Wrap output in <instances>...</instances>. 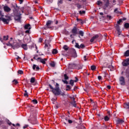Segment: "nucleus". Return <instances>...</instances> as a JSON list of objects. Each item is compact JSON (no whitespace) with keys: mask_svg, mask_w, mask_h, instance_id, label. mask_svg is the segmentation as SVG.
I'll return each instance as SVG.
<instances>
[{"mask_svg":"<svg viewBox=\"0 0 129 129\" xmlns=\"http://www.w3.org/2000/svg\"><path fill=\"white\" fill-rule=\"evenodd\" d=\"M48 86L49 88L51 89L52 92L54 94V95H64V93H61V91L60 90V88L59 87V84L56 83L55 85V87L54 88L51 84H49Z\"/></svg>","mask_w":129,"mask_h":129,"instance_id":"f257e3e1","label":"nucleus"},{"mask_svg":"<svg viewBox=\"0 0 129 129\" xmlns=\"http://www.w3.org/2000/svg\"><path fill=\"white\" fill-rule=\"evenodd\" d=\"M12 8H13V11L14 14L15 20L18 22H21L22 17H21V13L19 12V7H18V6L16 5L15 6H13Z\"/></svg>","mask_w":129,"mask_h":129,"instance_id":"f03ea898","label":"nucleus"},{"mask_svg":"<svg viewBox=\"0 0 129 129\" xmlns=\"http://www.w3.org/2000/svg\"><path fill=\"white\" fill-rule=\"evenodd\" d=\"M0 20L3 21L4 24H8L10 23V21H11V17L9 16H5V17L0 18Z\"/></svg>","mask_w":129,"mask_h":129,"instance_id":"7ed1b4c3","label":"nucleus"},{"mask_svg":"<svg viewBox=\"0 0 129 129\" xmlns=\"http://www.w3.org/2000/svg\"><path fill=\"white\" fill-rule=\"evenodd\" d=\"M99 38V35L98 34H96L92 37V38L90 39L91 43H93V42H96L97 41V39Z\"/></svg>","mask_w":129,"mask_h":129,"instance_id":"20e7f679","label":"nucleus"},{"mask_svg":"<svg viewBox=\"0 0 129 129\" xmlns=\"http://www.w3.org/2000/svg\"><path fill=\"white\" fill-rule=\"evenodd\" d=\"M50 42H51V38H49L48 40H45V48H50L51 45L50 44Z\"/></svg>","mask_w":129,"mask_h":129,"instance_id":"39448f33","label":"nucleus"},{"mask_svg":"<svg viewBox=\"0 0 129 129\" xmlns=\"http://www.w3.org/2000/svg\"><path fill=\"white\" fill-rule=\"evenodd\" d=\"M71 53L74 58H76V57H77V53H76V50H75V49H74V48L71 50Z\"/></svg>","mask_w":129,"mask_h":129,"instance_id":"423d86ee","label":"nucleus"},{"mask_svg":"<svg viewBox=\"0 0 129 129\" xmlns=\"http://www.w3.org/2000/svg\"><path fill=\"white\" fill-rule=\"evenodd\" d=\"M47 60V58H42L41 57L37 58V61L38 62H40L41 63H42V64H46V60Z\"/></svg>","mask_w":129,"mask_h":129,"instance_id":"0eeeda50","label":"nucleus"},{"mask_svg":"<svg viewBox=\"0 0 129 129\" xmlns=\"http://www.w3.org/2000/svg\"><path fill=\"white\" fill-rule=\"evenodd\" d=\"M52 23H53V21L51 20H48L46 24L47 29H51V28H52L50 26H51V24H52Z\"/></svg>","mask_w":129,"mask_h":129,"instance_id":"6e6552de","label":"nucleus"},{"mask_svg":"<svg viewBox=\"0 0 129 129\" xmlns=\"http://www.w3.org/2000/svg\"><path fill=\"white\" fill-rule=\"evenodd\" d=\"M119 82L121 85H124V84H125V82H124V78H123V77H121L119 78Z\"/></svg>","mask_w":129,"mask_h":129,"instance_id":"1a4fd4ad","label":"nucleus"},{"mask_svg":"<svg viewBox=\"0 0 129 129\" xmlns=\"http://www.w3.org/2000/svg\"><path fill=\"white\" fill-rule=\"evenodd\" d=\"M4 10L5 12H6V13H9V12H11V11H12V9L8 6H4Z\"/></svg>","mask_w":129,"mask_h":129,"instance_id":"9d476101","label":"nucleus"},{"mask_svg":"<svg viewBox=\"0 0 129 129\" xmlns=\"http://www.w3.org/2000/svg\"><path fill=\"white\" fill-rule=\"evenodd\" d=\"M122 64L123 66H128V65H129V58H127L123 61Z\"/></svg>","mask_w":129,"mask_h":129,"instance_id":"9b49d317","label":"nucleus"},{"mask_svg":"<svg viewBox=\"0 0 129 129\" xmlns=\"http://www.w3.org/2000/svg\"><path fill=\"white\" fill-rule=\"evenodd\" d=\"M31 83H33L34 85H37V82L35 81V79L34 77L31 78L30 80Z\"/></svg>","mask_w":129,"mask_h":129,"instance_id":"f8f14e48","label":"nucleus"},{"mask_svg":"<svg viewBox=\"0 0 129 129\" xmlns=\"http://www.w3.org/2000/svg\"><path fill=\"white\" fill-rule=\"evenodd\" d=\"M24 28L25 30H31V25L30 24L26 25Z\"/></svg>","mask_w":129,"mask_h":129,"instance_id":"ddd939ff","label":"nucleus"},{"mask_svg":"<svg viewBox=\"0 0 129 129\" xmlns=\"http://www.w3.org/2000/svg\"><path fill=\"white\" fill-rule=\"evenodd\" d=\"M32 68H33V70H35L36 69V70L37 71H39V70H40V68L39 67L37 66V65H36V64H33Z\"/></svg>","mask_w":129,"mask_h":129,"instance_id":"4468645a","label":"nucleus"},{"mask_svg":"<svg viewBox=\"0 0 129 129\" xmlns=\"http://www.w3.org/2000/svg\"><path fill=\"white\" fill-rule=\"evenodd\" d=\"M72 33L74 35H76L77 34V28L76 27H74L72 30Z\"/></svg>","mask_w":129,"mask_h":129,"instance_id":"2eb2a0df","label":"nucleus"},{"mask_svg":"<svg viewBox=\"0 0 129 129\" xmlns=\"http://www.w3.org/2000/svg\"><path fill=\"white\" fill-rule=\"evenodd\" d=\"M116 122L118 124H119L123 123V122H124V121L120 119H118V120H116Z\"/></svg>","mask_w":129,"mask_h":129,"instance_id":"dca6fc26","label":"nucleus"},{"mask_svg":"<svg viewBox=\"0 0 129 129\" xmlns=\"http://www.w3.org/2000/svg\"><path fill=\"white\" fill-rule=\"evenodd\" d=\"M21 47L24 50H28V47H27V44H22L21 45Z\"/></svg>","mask_w":129,"mask_h":129,"instance_id":"f3484780","label":"nucleus"},{"mask_svg":"<svg viewBox=\"0 0 129 129\" xmlns=\"http://www.w3.org/2000/svg\"><path fill=\"white\" fill-rule=\"evenodd\" d=\"M62 4H63V0H58V2H57L58 7H60V6L62 5Z\"/></svg>","mask_w":129,"mask_h":129,"instance_id":"a211bd4d","label":"nucleus"},{"mask_svg":"<svg viewBox=\"0 0 129 129\" xmlns=\"http://www.w3.org/2000/svg\"><path fill=\"white\" fill-rule=\"evenodd\" d=\"M124 56H125V57H128V56H129V50H127V51H126L125 52Z\"/></svg>","mask_w":129,"mask_h":129,"instance_id":"6ab92c4d","label":"nucleus"},{"mask_svg":"<svg viewBox=\"0 0 129 129\" xmlns=\"http://www.w3.org/2000/svg\"><path fill=\"white\" fill-rule=\"evenodd\" d=\"M79 34L81 36V37H83V36H84V32L82 31H79Z\"/></svg>","mask_w":129,"mask_h":129,"instance_id":"aec40b11","label":"nucleus"},{"mask_svg":"<svg viewBox=\"0 0 129 129\" xmlns=\"http://www.w3.org/2000/svg\"><path fill=\"white\" fill-rule=\"evenodd\" d=\"M50 65L51 67H55V66L56 64L55 63V62L52 61L50 63Z\"/></svg>","mask_w":129,"mask_h":129,"instance_id":"412c9836","label":"nucleus"},{"mask_svg":"<svg viewBox=\"0 0 129 129\" xmlns=\"http://www.w3.org/2000/svg\"><path fill=\"white\" fill-rule=\"evenodd\" d=\"M25 39L26 40L27 43H30V42H31V40L30 39L29 37H25Z\"/></svg>","mask_w":129,"mask_h":129,"instance_id":"4be33fe9","label":"nucleus"},{"mask_svg":"<svg viewBox=\"0 0 129 129\" xmlns=\"http://www.w3.org/2000/svg\"><path fill=\"white\" fill-rule=\"evenodd\" d=\"M57 53H58V50H57V49H53L52 54H57Z\"/></svg>","mask_w":129,"mask_h":129,"instance_id":"5701e85b","label":"nucleus"},{"mask_svg":"<svg viewBox=\"0 0 129 129\" xmlns=\"http://www.w3.org/2000/svg\"><path fill=\"white\" fill-rule=\"evenodd\" d=\"M70 98L71 99V102H76L75 101V98H74V97H70Z\"/></svg>","mask_w":129,"mask_h":129,"instance_id":"b1692460","label":"nucleus"},{"mask_svg":"<svg viewBox=\"0 0 129 129\" xmlns=\"http://www.w3.org/2000/svg\"><path fill=\"white\" fill-rule=\"evenodd\" d=\"M91 69L92 70V71H93L96 69V67L94 65H93L91 67Z\"/></svg>","mask_w":129,"mask_h":129,"instance_id":"393cba45","label":"nucleus"},{"mask_svg":"<svg viewBox=\"0 0 129 129\" xmlns=\"http://www.w3.org/2000/svg\"><path fill=\"white\" fill-rule=\"evenodd\" d=\"M63 48L64 49V50H65V51H68L69 47L67 45H64Z\"/></svg>","mask_w":129,"mask_h":129,"instance_id":"a878e982","label":"nucleus"},{"mask_svg":"<svg viewBox=\"0 0 129 129\" xmlns=\"http://www.w3.org/2000/svg\"><path fill=\"white\" fill-rule=\"evenodd\" d=\"M124 106L126 108H127V109H129V103H127L125 104Z\"/></svg>","mask_w":129,"mask_h":129,"instance_id":"bb28decb","label":"nucleus"},{"mask_svg":"<svg viewBox=\"0 0 129 129\" xmlns=\"http://www.w3.org/2000/svg\"><path fill=\"white\" fill-rule=\"evenodd\" d=\"M71 103L72 105H73V106H74V107H76V102H71Z\"/></svg>","mask_w":129,"mask_h":129,"instance_id":"cd10ccee","label":"nucleus"},{"mask_svg":"<svg viewBox=\"0 0 129 129\" xmlns=\"http://www.w3.org/2000/svg\"><path fill=\"white\" fill-rule=\"evenodd\" d=\"M74 82H75L74 81H73V80H71L70 83L71 85H72V86H73L74 85Z\"/></svg>","mask_w":129,"mask_h":129,"instance_id":"c85d7f7f","label":"nucleus"},{"mask_svg":"<svg viewBox=\"0 0 129 129\" xmlns=\"http://www.w3.org/2000/svg\"><path fill=\"white\" fill-rule=\"evenodd\" d=\"M109 6V0H107V2H106V4L105 5V7L107 8V7H108Z\"/></svg>","mask_w":129,"mask_h":129,"instance_id":"c756f323","label":"nucleus"},{"mask_svg":"<svg viewBox=\"0 0 129 129\" xmlns=\"http://www.w3.org/2000/svg\"><path fill=\"white\" fill-rule=\"evenodd\" d=\"M124 27L125 28H126V29H127L128 28H129V24L128 23H125L124 24Z\"/></svg>","mask_w":129,"mask_h":129,"instance_id":"7c9ffc66","label":"nucleus"},{"mask_svg":"<svg viewBox=\"0 0 129 129\" xmlns=\"http://www.w3.org/2000/svg\"><path fill=\"white\" fill-rule=\"evenodd\" d=\"M75 47L76 48H78V49H80V45H79L78 43H76Z\"/></svg>","mask_w":129,"mask_h":129,"instance_id":"2f4dec72","label":"nucleus"},{"mask_svg":"<svg viewBox=\"0 0 129 129\" xmlns=\"http://www.w3.org/2000/svg\"><path fill=\"white\" fill-rule=\"evenodd\" d=\"M114 13H115L116 14H118L119 13V11H118V8H116L114 11Z\"/></svg>","mask_w":129,"mask_h":129,"instance_id":"473e14b6","label":"nucleus"},{"mask_svg":"<svg viewBox=\"0 0 129 129\" xmlns=\"http://www.w3.org/2000/svg\"><path fill=\"white\" fill-rule=\"evenodd\" d=\"M116 29L117 31H120V28L119 27V25H117L116 26Z\"/></svg>","mask_w":129,"mask_h":129,"instance_id":"72a5a7b5","label":"nucleus"},{"mask_svg":"<svg viewBox=\"0 0 129 129\" xmlns=\"http://www.w3.org/2000/svg\"><path fill=\"white\" fill-rule=\"evenodd\" d=\"M104 119H105V121H107L109 120V118L108 117V116H106L104 117Z\"/></svg>","mask_w":129,"mask_h":129,"instance_id":"f704fd0d","label":"nucleus"},{"mask_svg":"<svg viewBox=\"0 0 129 129\" xmlns=\"http://www.w3.org/2000/svg\"><path fill=\"white\" fill-rule=\"evenodd\" d=\"M24 96H26L27 97H28L29 96V95H28V92H27V90L25 91Z\"/></svg>","mask_w":129,"mask_h":129,"instance_id":"c9c22d12","label":"nucleus"},{"mask_svg":"<svg viewBox=\"0 0 129 129\" xmlns=\"http://www.w3.org/2000/svg\"><path fill=\"white\" fill-rule=\"evenodd\" d=\"M13 82L14 84H18V83H19V82L17 80H14Z\"/></svg>","mask_w":129,"mask_h":129,"instance_id":"e433bc0d","label":"nucleus"},{"mask_svg":"<svg viewBox=\"0 0 129 129\" xmlns=\"http://www.w3.org/2000/svg\"><path fill=\"white\" fill-rule=\"evenodd\" d=\"M32 102H33L34 104H37V103H38V101L36 99H34L32 100Z\"/></svg>","mask_w":129,"mask_h":129,"instance_id":"4c0bfd02","label":"nucleus"},{"mask_svg":"<svg viewBox=\"0 0 129 129\" xmlns=\"http://www.w3.org/2000/svg\"><path fill=\"white\" fill-rule=\"evenodd\" d=\"M70 89H71V88H70V86L67 85L66 91H68V90H70Z\"/></svg>","mask_w":129,"mask_h":129,"instance_id":"58836bf2","label":"nucleus"},{"mask_svg":"<svg viewBox=\"0 0 129 129\" xmlns=\"http://www.w3.org/2000/svg\"><path fill=\"white\" fill-rule=\"evenodd\" d=\"M64 79H66V80L69 79V77H68V76H67V75H66V74L64 75Z\"/></svg>","mask_w":129,"mask_h":129,"instance_id":"ea45409f","label":"nucleus"},{"mask_svg":"<svg viewBox=\"0 0 129 129\" xmlns=\"http://www.w3.org/2000/svg\"><path fill=\"white\" fill-rule=\"evenodd\" d=\"M18 73L19 74H23L24 72H23V71H22V70H19V71H18Z\"/></svg>","mask_w":129,"mask_h":129,"instance_id":"a19ab883","label":"nucleus"},{"mask_svg":"<svg viewBox=\"0 0 129 129\" xmlns=\"http://www.w3.org/2000/svg\"><path fill=\"white\" fill-rule=\"evenodd\" d=\"M47 3H49V4H52L53 3V0H46Z\"/></svg>","mask_w":129,"mask_h":129,"instance_id":"79ce46f5","label":"nucleus"},{"mask_svg":"<svg viewBox=\"0 0 129 129\" xmlns=\"http://www.w3.org/2000/svg\"><path fill=\"white\" fill-rule=\"evenodd\" d=\"M68 120H69V119H68L67 118H66L64 119V120H63V122L64 124H66V121H68Z\"/></svg>","mask_w":129,"mask_h":129,"instance_id":"37998d69","label":"nucleus"},{"mask_svg":"<svg viewBox=\"0 0 129 129\" xmlns=\"http://www.w3.org/2000/svg\"><path fill=\"white\" fill-rule=\"evenodd\" d=\"M79 14L80 15H82L83 14H85V11H83L82 12L81 11H79Z\"/></svg>","mask_w":129,"mask_h":129,"instance_id":"c03bdc74","label":"nucleus"},{"mask_svg":"<svg viewBox=\"0 0 129 129\" xmlns=\"http://www.w3.org/2000/svg\"><path fill=\"white\" fill-rule=\"evenodd\" d=\"M121 22H122V19L119 20V21H117L118 25H120Z\"/></svg>","mask_w":129,"mask_h":129,"instance_id":"a18cd8bd","label":"nucleus"},{"mask_svg":"<svg viewBox=\"0 0 129 129\" xmlns=\"http://www.w3.org/2000/svg\"><path fill=\"white\" fill-rule=\"evenodd\" d=\"M85 46L83 44H82L80 45V49L81 48H85Z\"/></svg>","mask_w":129,"mask_h":129,"instance_id":"49530a36","label":"nucleus"},{"mask_svg":"<svg viewBox=\"0 0 129 129\" xmlns=\"http://www.w3.org/2000/svg\"><path fill=\"white\" fill-rule=\"evenodd\" d=\"M9 38L8 37V36H4V40H5V41H7V40H8Z\"/></svg>","mask_w":129,"mask_h":129,"instance_id":"de8ad7c7","label":"nucleus"},{"mask_svg":"<svg viewBox=\"0 0 129 129\" xmlns=\"http://www.w3.org/2000/svg\"><path fill=\"white\" fill-rule=\"evenodd\" d=\"M34 120H36V117H34V119H31V121H32V122L34 124H35V123L34 122Z\"/></svg>","mask_w":129,"mask_h":129,"instance_id":"09e8293b","label":"nucleus"},{"mask_svg":"<svg viewBox=\"0 0 129 129\" xmlns=\"http://www.w3.org/2000/svg\"><path fill=\"white\" fill-rule=\"evenodd\" d=\"M77 7L78 9H81V5L79 4H77Z\"/></svg>","mask_w":129,"mask_h":129,"instance_id":"8fccbe9b","label":"nucleus"},{"mask_svg":"<svg viewBox=\"0 0 129 129\" xmlns=\"http://www.w3.org/2000/svg\"><path fill=\"white\" fill-rule=\"evenodd\" d=\"M68 122H69V123H72L73 122V121L70 119L68 120Z\"/></svg>","mask_w":129,"mask_h":129,"instance_id":"3c124183","label":"nucleus"},{"mask_svg":"<svg viewBox=\"0 0 129 129\" xmlns=\"http://www.w3.org/2000/svg\"><path fill=\"white\" fill-rule=\"evenodd\" d=\"M62 82H63V83H64L65 84H67L68 83V82L67 80H62Z\"/></svg>","mask_w":129,"mask_h":129,"instance_id":"603ef678","label":"nucleus"},{"mask_svg":"<svg viewBox=\"0 0 129 129\" xmlns=\"http://www.w3.org/2000/svg\"><path fill=\"white\" fill-rule=\"evenodd\" d=\"M42 41H43V39L42 38H40L39 39V42L41 43L42 42Z\"/></svg>","mask_w":129,"mask_h":129,"instance_id":"864d4df0","label":"nucleus"},{"mask_svg":"<svg viewBox=\"0 0 129 129\" xmlns=\"http://www.w3.org/2000/svg\"><path fill=\"white\" fill-rule=\"evenodd\" d=\"M25 33H27V34H29L30 33V30H26L25 31Z\"/></svg>","mask_w":129,"mask_h":129,"instance_id":"5fc2aeb1","label":"nucleus"},{"mask_svg":"<svg viewBox=\"0 0 129 129\" xmlns=\"http://www.w3.org/2000/svg\"><path fill=\"white\" fill-rule=\"evenodd\" d=\"M118 32V36H119L120 35V34H121V32H120V30H119V31H117Z\"/></svg>","mask_w":129,"mask_h":129,"instance_id":"6e6d98bb","label":"nucleus"},{"mask_svg":"<svg viewBox=\"0 0 129 129\" xmlns=\"http://www.w3.org/2000/svg\"><path fill=\"white\" fill-rule=\"evenodd\" d=\"M28 126H29V125H25V126H23V128H24V129L27 128V127H28Z\"/></svg>","mask_w":129,"mask_h":129,"instance_id":"4d7b16f0","label":"nucleus"},{"mask_svg":"<svg viewBox=\"0 0 129 129\" xmlns=\"http://www.w3.org/2000/svg\"><path fill=\"white\" fill-rule=\"evenodd\" d=\"M37 57H38V56H35L33 57V59H34L35 60H38V58H37Z\"/></svg>","mask_w":129,"mask_h":129,"instance_id":"13d9d810","label":"nucleus"},{"mask_svg":"<svg viewBox=\"0 0 129 129\" xmlns=\"http://www.w3.org/2000/svg\"><path fill=\"white\" fill-rule=\"evenodd\" d=\"M101 76H99L98 77V79L99 80H101Z\"/></svg>","mask_w":129,"mask_h":129,"instance_id":"bf43d9fd","label":"nucleus"},{"mask_svg":"<svg viewBox=\"0 0 129 129\" xmlns=\"http://www.w3.org/2000/svg\"><path fill=\"white\" fill-rule=\"evenodd\" d=\"M107 88L108 89H110L111 88V87L110 85H108L107 86Z\"/></svg>","mask_w":129,"mask_h":129,"instance_id":"052dcab7","label":"nucleus"},{"mask_svg":"<svg viewBox=\"0 0 129 129\" xmlns=\"http://www.w3.org/2000/svg\"><path fill=\"white\" fill-rule=\"evenodd\" d=\"M76 78V80L74 81L75 82H77V81H78V79L77 78V77H75Z\"/></svg>","mask_w":129,"mask_h":129,"instance_id":"680f3d73","label":"nucleus"},{"mask_svg":"<svg viewBox=\"0 0 129 129\" xmlns=\"http://www.w3.org/2000/svg\"><path fill=\"white\" fill-rule=\"evenodd\" d=\"M115 3H116V1H115V0H113V6H114V5H115V4H115Z\"/></svg>","mask_w":129,"mask_h":129,"instance_id":"e2e57ef3","label":"nucleus"},{"mask_svg":"<svg viewBox=\"0 0 129 129\" xmlns=\"http://www.w3.org/2000/svg\"><path fill=\"white\" fill-rule=\"evenodd\" d=\"M72 66H73V64H69V68H71V67H72Z\"/></svg>","mask_w":129,"mask_h":129,"instance_id":"0e129e2a","label":"nucleus"},{"mask_svg":"<svg viewBox=\"0 0 129 129\" xmlns=\"http://www.w3.org/2000/svg\"><path fill=\"white\" fill-rule=\"evenodd\" d=\"M0 16L1 17H3L4 16V15H3V14L2 13V11H0Z\"/></svg>","mask_w":129,"mask_h":129,"instance_id":"69168bd1","label":"nucleus"},{"mask_svg":"<svg viewBox=\"0 0 129 129\" xmlns=\"http://www.w3.org/2000/svg\"><path fill=\"white\" fill-rule=\"evenodd\" d=\"M107 18H109V20H110L111 19V16H107Z\"/></svg>","mask_w":129,"mask_h":129,"instance_id":"338daca9","label":"nucleus"},{"mask_svg":"<svg viewBox=\"0 0 129 129\" xmlns=\"http://www.w3.org/2000/svg\"><path fill=\"white\" fill-rule=\"evenodd\" d=\"M78 69H82V66H79Z\"/></svg>","mask_w":129,"mask_h":129,"instance_id":"774afa93","label":"nucleus"}]
</instances>
